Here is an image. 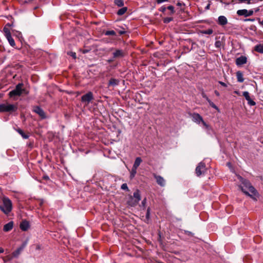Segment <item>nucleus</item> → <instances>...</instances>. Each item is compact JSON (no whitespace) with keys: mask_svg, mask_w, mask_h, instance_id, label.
I'll use <instances>...</instances> for the list:
<instances>
[{"mask_svg":"<svg viewBox=\"0 0 263 263\" xmlns=\"http://www.w3.org/2000/svg\"><path fill=\"white\" fill-rule=\"evenodd\" d=\"M238 179L242 184V185L239 186L242 192L245 195L250 197L254 201H257L259 196V194L255 187L251 184L250 181L243 178L239 175L238 176Z\"/></svg>","mask_w":263,"mask_h":263,"instance_id":"nucleus-1","label":"nucleus"},{"mask_svg":"<svg viewBox=\"0 0 263 263\" xmlns=\"http://www.w3.org/2000/svg\"><path fill=\"white\" fill-rule=\"evenodd\" d=\"M12 204L11 201L8 197H4L3 204L0 205V209L5 214H9L12 210Z\"/></svg>","mask_w":263,"mask_h":263,"instance_id":"nucleus-2","label":"nucleus"},{"mask_svg":"<svg viewBox=\"0 0 263 263\" xmlns=\"http://www.w3.org/2000/svg\"><path fill=\"white\" fill-rule=\"evenodd\" d=\"M141 200V195L140 191L137 190L133 194V197L131 196L129 200L128 201V205L132 206H136Z\"/></svg>","mask_w":263,"mask_h":263,"instance_id":"nucleus-3","label":"nucleus"},{"mask_svg":"<svg viewBox=\"0 0 263 263\" xmlns=\"http://www.w3.org/2000/svg\"><path fill=\"white\" fill-rule=\"evenodd\" d=\"M17 109L16 106L8 103L0 104V112H13Z\"/></svg>","mask_w":263,"mask_h":263,"instance_id":"nucleus-4","label":"nucleus"},{"mask_svg":"<svg viewBox=\"0 0 263 263\" xmlns=\"http://www.w3.org/2000/svg\"><path fill=\"white\" fill-rule=\"evenodd\" d=\"M24 86V84L22 83H20L17 84L15 88L9 92V95L11 98L15 97V96H20L22 94V87Z\"/></svg>","mask_w":263,"mask_h":263,"instance_id":"nucleus-5","label":"nucleus"},{"mask_svg":"<svg viewBox=\"0 0 263 263\" xmlns=\"http://www.w3.org/2000/svg\"><path fill=\"white\" fill-rule=\"evenodd\" d=\"M207 171L205 163L203 162H200L195 170V173L198 177L204 175Z\"/></svg>","mask_w":263,"mask_h":263,"instance_id":"nucleus-6","label":"nucleus"},{"mask_svg":"<svg viewBox=\"0 0 263 263\" xmlns=\"http://www.w3.org/2000/svg\"><path fill=\"white\" fill-rule=\"evenodd\" d=\"M93 99V93L91 91H88L81 97V101L82 103H85V105H88Z\"/></svg>","mask_w":263,"mask_h":263,"instance_id":"nucleus-7","label":"nucleus"},{"mask_svg":"<svg viewBox=\"0 0 263 263\" xmlns=\"http://www.w3.org/2000/svg\"><path fill=\"white\" fill-rule=\"evenodd\" d=\"M114 51L112 52L113 59L121 58L125 56V53L122 49H115L114 48H110L108 51Z\"/></svg>","mask_w":263,"mask_h":263,"instance_id":"nucleus-8","label":"nucleus"},{"mask_svg":"<svg viewBox=\"0 0 263 263\" xmlns=\"http://www.w3.org/2000/svg\"><path fill=\"white\" fill-rule=\"evenodd\" d=\"M33 111L39 115L42 119L46 118V114L43 109L39 106H35L33 107Z\"/></svg>","mask_w":263,"mask_h":263,"instance_id":"nucleus-9","label":"nucleus"},{"mask_svg":"<svg viewBox=\"0 0 263 263\" xmlns=\"http://www.w3.org/2000/svg\"><path fill=\"white\" fill-rule=\"evenodd\" d=\"M153 176L156 180L157 183L160 186L163 187L165 184V181L164 179L160 175H157L156 174H153Z\"/></svg>","mask_w":263,"mask_h":263,"instance_id":"nucleus-10","label":"nucleus"},{"mask_svg":"<svg viewBox=\"0 0 263 263\" xmlns=\"http://www.w3.org/2000/svg\"><path fill=\"white\" fill-rule=\"evenodd\" d=\"M201 96L203 98L205 99L209 103V105L213 108L215 109L218 112L220 111L219 108L204 93L203 91L201 92Z\"/></svg>","mask_w":263,"mask_h":263,"instance_id":"nucleus-11","label":"nucleus"},{"mask_svg":"<svg viewBox=\"0 0 263 263\" xmlns=\"http://www.w3.org/2000/svg\"><path fill=\"white\" fill-rule=\"evenodd\" d=\"M26 243L24 242L22 244V245L18 248L15 251H14L12 253V256L14 258L17 257L19 255L21 254V252L24 250L25 247H26Z\"/></svg>","mask_w":263,"mask_h":263,"instance_id":"nucleus-12","label":"nucleus"},{"mask_svg":"<svg viewBox=\"0 0 263 263\" xmlns=\"http://www.w3.org/2000/svg\"><path fill=\"white\" fill-rule=\"evenodd\" d=\"M236 64L237 66H240L245 64L247 62V58L246 57L241 55L236 59Z\"/></svg>","mask_w":263,"mask_h":263,"instance_id":"nucleus-13","label":"nucleus"},{"mask_svg":"<svg viewBox=\"0 0 263 263\" xmlns=\"http://www.w3.org/2000/svg\"><path fill=\"white\" fill-rule=\"evenodd\" d=\"M243 96L248 101V104L250 106H254L256 105V103L250 97L249 93L248 91L243 92Z\"/></svg>","mask_w":263,"mask_h":263,"instance_id":"nucleus-14","label":"nucleus"},{"mask_svg":"<svg viewBox=\"0 0 263 263\" xmlns=\"http://www.w3.org/2000/svg\"><path fill=\"white\" fill-rule=\"evenodd\" d=\"M217 23L220 26H224L228 24V20L226 16L220 15L218 18Z\"/></svg>","mask_w":263,"mask_h":263,"instance_id":"nucleus-15","label":"nucleus"},{"mask_svg":"<svg viewBox=\"0 0 263 263\" xmlns=\"http://www.w3.org/2000/svg\"><path fill=\"white\" fill-rule=\"evenodd\" d=\"M192 117L193 118V121L198 124H199L203 119L201 116L198 113H193L192 115Z\"/></svg>","mask_w":263,"mask_h":263,"instance_id":"nucleus-16","label":"nucleus"},{"mask_svg":"<svg viewBox=\"0 0 263 263\" xmlns=\"http://www.w3.org/2000/svg\"><path fill=\"white\" fill-rule=\"evenodd\" d=\"M20 229L23 231H27L29 228V222L27 220L23 221L20 226Z\"/></svg>","mask_w":263,"mask_h":263,"instance_id":"nucleus-17","label":"nucleus"},{"mask_svg":"<svg viewBox=\"0 0 263 263\" xmlns=\"http://www.w3.org/2000/svg\"><path fill=\"white\" fill-rule=\"evenodd\" d=\"M119 80L115 78H111L108 82V87L117 86L119 85Z\"/></svg>","mask_w":263,"mask_h":263,"instance_id":"nucleus-18","label":"nucleus"},{"mask_svg":"<svg viewBox=\"0 0 263 263\" xmlns=\"http://www.w3.org/2000/svg\"><path fill=\"white\" fill-rule=\"evenodd\" d=\"M13 227V222L12 221H10L4 225L3 230L5 232H8L12 229Z\"/></svg>","mask_w":263,"mask_h":263,"instance_id":"nucleus-19","label":"nucleus"},{"mask_svg":"<svg viewBox=\"0 0 263 263\" xmlns=\"http://www.w3.org/2000/svg\"><path fill=\"white\" fill-rule=\"evenodd\" d=\"M236 78L237 81L240 83H242L244 81V79L243 77V73L240 71H238L236 73Z\"/></svg>","mask_w":263,"mask_h":263,"instance_id":"nucleus-20","label":"nucleus"},{"mask_svg":"<svg viewBox=\"0 0 263 263\" xmlns=\"http://www.w3.org/2000/svg\"><path fill=\"white\" fill-rule=\"evenodd\" d=\"M254 50L258 53H263V44H259L255 46Z\"/></svg>","mask_w":263,"mask_h":263,"instance_id":"nucleus-21","label":"nucleus"},{"mask_svg":"<svg viewBox=\"0 0 263 263\" xmlns=\"http://www.w3.org/2000/svg\"><path fill=\"white\" fill-rule=\"evenodd\" d=\"M15 130L19 134H20L22 136V137L24 139H27L29 137V135L28 134L25 133L24 131L21 128H17Z\"/></svg>","mask_w":263,"mask_h":263,"instance_id":"nucleus-22","label":"nucleus"},{"mask_svg":"<svg viewBox=\"0 0 263 263\" xmlns=\"http://www.w3.org/2000/svg\"><path fill=\"white\" fill-rule=\"evenodd\" d=\"M237 14L239 16H244L245 17H248V10L247 9L238 10L237 11Z\"/></svg>","mask_w":263,"mask_h":263,"instance_id":"nucleus-23","label":"nucleus"},{"mask_svg":"<svg viewBox=\"0 0 263 263\" xmlns=\"http://www.w3.org/2000/svg\"><path fill=\"white\" fill-rule=\"evenodd\" d=\"M142 162V159L140 157H137L135 159L134 164L133 165L134 167L138 168Z\"/></svg>","mask_w":263,"mask_h":263,"instance_id":"nucleus-24","label":"nucleus"},{"mask_svg":"<svg viewBox=\"0 0 263 263\" xmlns=\"http://www.w3.org/2000/svg\"><path fill=\"white\" fill-rule=\"evenodd\" d=\"M3 32L5 34V36L6 37H9L11 36V34L10 32V31L8 28H7L6 26H5L3 28Z\"/></svg>","mask_w":263,"mask_h":263,"instance_id":"nucleus-25","label":"nucleus"},{"mask_svg":"<svg viewBox=\"0 0 263 263\" xmlns=\"http://www.w3.org/2000/svg\"><path fill=\"white\" fill-rule=\"evenodd\" d=\"M150 212H151V209L149 207H148L146 210V213L145 216V222L147 223H148L150 220Z\"/></svg>","mask_w":263,"mask_h":263,"instance_id":"nucleus-26","label":"nucleus"},{"mask_svg":"<svg viewBox=\"0 0 263 263\" xmlns=\"http://www.w3.org/2000/svg\"><path fill=\"white\" fill-rule=\"evenodd\" d=\"M127 10V8L126 7H122L117 12V14L118 15H122L124 14Z\"/></svg>","mask_w":263,"mask_h":263,"instance_id":"nucleus-27","label":"nucleus"},{"mask_svg":"<svg viewBox=\"0 0 263 263\" xmlns=\"http://www.w3.org/2000/svg\"><path fill=\"white\" fill-rule=\"evenodd\" d=\"M114 3L118 7H122L124 5V2L123 0H114Z\"/></svg>","mask_w":263,"mask_h":263,"instance_id":"nucleus-28","label":"nucleus"},{"mask_svg":"<svg viewBox=\"0 0 263 263\" xmlns=\"http://www.w3.org/2000/svg\"><path fill=\"white\" fill-rule=\"evenodd\" d=\"M137 168H135L134 167H132L130 175V178L131 179L133 178L135 176L137 173Z\"/></svg>","mask_w":263,"mask_h":263,"instance_id":"nucleus-29","label":"nucleus"},{"mask_svg":"<svg viewBox=\"0 0 263 263\" xmlns=\"http://www.w3.org/2000/svg\"><path fill=\"white\" fill-rule=\"evenodd\" d=\"M167 9L170 11L169 15H172L175 13V11L174 6L170 5L167 7Z\"/></svg>","mask_w":263,"mask_h":263,"instance_id":"nucleus-30","label":"nucleus"},{"mask_svg":"<svg viewBox=\"0 0 263 263\" xmlns=\"http://www.w3.org/2000/svg\"><path fill=\"white\" fill-rule=\"evenodd\" d=\"M6 38L8 40L10 45L11 46L14 47L15 45L14 40H13V39L12 37L11 36H10V38L9 37H6Z\"/></svg>","mask_w":263,"mask_h":263,"instance_id":"nucleus-31","label":"nucleus"},{"mask_svg":"<svg viewBox=\"0 0 263 263\" xmlns=\"http://www.w3.org/2000/svg\"><path fill=\"white\" fill-rule=\"evenodd\" d=\"M104 34L105 35H112V36H115L116 35V32L114 30H108V31H106L105 33H104Z\"/></svg>","mask_w":263,"mask_h":263,"instance_id":"nucleus-32","label":"nucleus"},{"mask_svg":"<svg viewBox=\"0 0 263 263\" xmlns=\"http://www.w3.org/2000/svg\"><path fill=\"white\" fill-rule=\"evenodd\" d=\"M201 33L204 34H211L213 33V30L212 29H208L205 30H203Z\"/></svg>","mask_w":263,"mask_h":263,"instance_id":"nucleus-33","label":"nucleus"},{"mask_svg":"<svg viewBox=\"0 0 263 263\" xmlns=\"http://www.w3.org/2000/svg\"><path fill=\"white\" fill-rule=\"evenodd\" d=\"M173 20V17H165L163 18V22L165 24H167V23L171 22V21H172Z\"/></svg>","mask_w":263,"mask_h":263,"instance_id":"nucleus-34","label":"nucleus"},{"mask_svg":"<svg viewBox=\"0 0 263 263\" xmlns=\"http://www.w3.org/2000/svg\"><path fill=\"white\" fill-rule=\"evenodd\" d=\"M222 45V42L221 41H216L215 43V46L216 48H220Z\"/></svg>","mask_w":263,"mask_h":263,"instance_id":"nucleus-35","label":"nucleus"},{"mask_svg":"<svg viewBox=\"0 0 263 263\" xmlns=\"http://www.w3.org/2000/svg\"><path fill=\"white\" fill-rule=\"evenodd\" d=\"M13 258H14V257H13L12 254V255H9L5 256V257H4L3 259H4V261L5 262L6 261L11 260Z\"/></svg>","mask_w":263,"mask_h":263,"instance_id":"nucleus-36","label":"nucleus"},{"mask_svg":"<svg viewBox=\"0 0 263 263\" xmlns=\"http://www.w3.org/2000/svg\"><path fill=\"white\" fill-rule=\"evenodd\" d=\"M192 48L191 49H190L187 46H183V52H184V53H187V52H189V51H190L191 50Z\"/></svg>","mask_w":263,"mask_h":263,"instance_id":"nucleus-37","label":"nucleus"},{"mask_svg":"<svg viewBox=\"0 0 263 263\" xmlns=\"http://www.w3.org/2000/svg\"><path fill=\"white\" fill-rule=\"evenodd\" d=\"M121 188L124 190H128V186L126 183H123L122 184Z\"/></svg>","mask_w":263,"mask_h":263,"instance_id":"nucleus-38","label":"nucleus"},{"mask_svg":"<svg viewBox=\"0 0 263 263\" xmlns=\"http://www.w3.org/2000/svg\"><path fill=\"white\" fill-rule=\"evenodd\" d=\"M249 29L250 30H252L254 31H256L257 30V27L254 25H251L249 27Z\"/></svg>","mask_w":263,"mask_h":263,"instance_id":"nucleus-39","label":"nucleus"},{"mask_svg":"<svg viewBox=\"0 0 263 263\" xmlns=\"http://www.w3.org/2000/svg\"><path fill=\"white\" fill-rule=\"evenodd\" d=\"M167 9V8H166L165 6H162L161 7H160V8L159 9V10L163 13H164L166 9Z\"/></svg>","mask_w":263,"mask_h":263,"instance_id":"nucleus-40","label":"nucleus"},{"mask_svg":"<svg viewBox=\"0 0 263 263\" xmlns=\"http://www.w3.org/2000/svg\"><path fill=\"white\" fill-rule=\"evenodd\" d=\"M24 93L25 95H28L29 94V91L26 89L25 88H24L22 87V94Z\"/></svg>","mask_w":263,"mask_h":263,"instance_id":"nucleus-41","label":"nucleus"},{"mask_svg":"<svg viewBox=\"0 0 263 263\" xmlns=\"http://www.w3.org/2000/svg\"><path fill=\"white\" fill-rule=\"evenodd\" d=\"M254 13V11L252 9L248 10V16H250L252 15Z\"/></svg>","mask_w":263,"mask_h":263,"instance_id":"nucleus-42","label":"nucleus"},{"mask_svg":"<svg viewBox=\"0 0 263 263\" xmlns=\"http://www.w3.org/2000/svg\"><path fill=\"white\" fill-rule=\"evenodd\" d=\"M218 83L220 84L221 86H222L223 87H227V85L226 83L222 82V81H218Z\"/></svg>","mask_w":263,"mask_h":263,"instance_id":"nucleus-43","label":"nucleus"},{"mask_svg":"<svg viewBox=\"0 0 263 263\" xmlns=\"http://www.w3.org/2000/svg\"><path fill=\"white\" fill-rule=\"evenodd\" d=\"M176 5L177 6L181 7V6H184L185 4L183 3H181L180 2H178L176 4Z\"/></svg>","mask_w":263,"mask_h":263,"instance_id":"nucleus-44","label":"nucleus"},{"mask_svg":"<svg viewBox=\"0 0 263 263\" xmlns=\"http://www.w3.org/2000/svg\"><path fill=\"white\" fill-rule=\"evenodd\" d=\"M42 178H43V179L45 180H50L49 176H47V175H44L43 176Z\"/></svg>","mask_w":263,"mask_h":263,"instance_id":"nucleus-45","label":"nucleus"},{"mask_svg":"<svg viewBox=\"0 0 263 263\" xmlns=\"http://www.w3.org/2000/svg\"><path fill=\"white\" fill-rule=\"evenodd\" d=\"M185 234H187L189 236H193V234L191 232H190L188 231H185Z\"/></svg>","mask_w":263,"mask_h":263,"instance_id":"nucleus-46","label":"nucleus"},{"mask_svg":"<svg viewBox=\"0 0 263 263\" xmlns=\"http://www.w3.org/2000/svg\"><path fill=\"white\" fill-rule=\"evenodd\" d=\"M168 0H156V2L157 4H161L163 2H167Z\"/></svg>","mask_w":263,"mask_h":263,"instance_id":"nucleus-47","label":"nucleus"},{"mask_svg":"<svg viewBox=\"0 0 263 263\" xmlns=\"http://www.w3.org/2000/svg\"><path fill=\"white\" fill-rule=\"evenodd\" d=\"M69 54L72 56L74 59L76 58V53L75 52H71Z\"/></svg>","mask_w":263,"mask_h":263,"instance_id":"nucleus-48","label":"nucleus"},{"mask_svg":"<svg viewBox=\"0 0 263 263\" xmlns=\"http://www.w3.org/2000/svg\"><path fill=\"white\" fill-rule=\"evenodd\" d=\"M257 20H258L259 24L261 26H263V20L261 21L259 17L257 18Z\"/></svg>","mask_w":263,"mask_h":263,"instance_id":"nucleus-49","label":"nucleus"},{"mask_svg":"<svg viewBox=\"0 0 263 263\" xmlns=\"http://www.w3.org/2000/svg\"><path fill=\"white\" fill-rule=\"evenodd\" d=\"M115 59H113V57H112L111 58H110L107 60V62L109 63H111L114 61Z\"/></svg>","mask_w":263,"mask_h":263,"instance_id":"nucleus-50","label":"nucleus"},{"mask_svg":"<svg viewBox=\"0 0 263 263\" xmlns=\"http://www.w3.org/2000/svg\"><path fill=\"white\" fill-rule=\"evenodd\" d=\"M245 21H251L253 22L255 21V18H246L244 20Z\"/></svg>","mask_w":263,"mask_h":263,"instance_id":"nucleus-51","label":"nucleus"},{"mask_svg":"<svg viewBox=\"0 0 263 263\" xmlns=\"http://www.w3.org/2000/svg\"><path fill=\"white\" fill-rule=\"evenodd\" d=\"M201 122L202 123V124L204 126H205L206 127H207L208 126V125H207V124L204 121V120L202 119V121H201Z\"/></svg>","mask_w":263,"mask_h":263,"instance_id":"nucleus-52","label":"nucleus"},{"mask_svg":"<svg viewBox=\"0 0 263 263\" xmlns=\"http://www.w3.org/2000/svg\"><path fill=\"white\" fill-rule=\"evenodd\" d=\"M90 50H87V49H84L82 51V53L85 54V53H86L87 52H88Z\"/></svg>","mask_w":263,"mask_h":263,"instance_id":"nucleus-53","label":"nucleus"},{"mask_svg":"<svg viewBox=\"0 0 263 263\" xmlns=\"http://www.w3.org/2000/svg\"><path fill=\"white\" fill-rule=\"evenodd\" d=\"M214 93L217 97H219L220 96V93L217 90H215Z\"/></svg>","mask_w":263,"mask_h":263,"instance_id":"nucleus-54","label":"nucleus"},{"mask_svg":"<svg viewBox=\"0 0 263 263\" xmlns=\"http://www.w3.org/2000/svg\"><path fill=\"white\" fill-rule=\"evenodd\" d=\"M146 198H145L143 200V201H142V205H145V204L146 203Z\"/></svg>","mask_w":263,"mask_h":263,"instance_id":"nucleus-55","label":"nucleus"},{"mask_svg":"<svg viewBox=\"0 0 263 263\" xmlns=\"http://www.w3.org/2000/svg\"><path fill=\"white\" fill-rule=\"evenodd\" d=\"M4 252V249L3 248L0 247V253Z\"/></svg>","mask_w":263,"mask_h":263,"instance_id":"nucleus-56","label":"nucleus"},{"mask_svg":"<svg viewBox=\"0 0 263 263\" xmlns=\"http://www.w3.org/2000/svg\"><path fill=\"white\" fill-rule=\"evenodd\" d=\"M125 32H126L125 31H120L119 33L121 35V34H125Z\"/></svg>","mask_w":263,"mask_h":263,"instance_id":"nucleus-57","label":"nucleus"},{"mask_svg":"<svg viewBox=\"0 0 263 263\" xmlns=\"http://www.w3.org/2000/svg\"><path fill=\"white\" fill-rule=\"evenodd\" d=\"M210 4H209L205 7V9L206 10H208L210 9Z\"/></svg>","mask_w":263,"mask_h":263,"instance_id":"nucleus-58","label":"nucleus"},{"mask_svg":"<svg viewBox=\"0 0 263 263\" xmlns=\"http://www.w3.org/2000/svg\"><path fill=\"white\" fill-rule=\"evenodd\" d=\"M180 11H182V12H183L184 11V8H181L180 9Z\"/></svg>","mask_w":263,"mask_h":263,"instance_id":"nucleus-59","label":"nucleus"},{"mask_svg":"<svg viewBox=\"0 0 263 263\" xmlns=\"http://www.w3.org/2000/svg\"><path fill=\"white\" fill-rule=\"evenodd\" d=\"M234 93L237 94V95H239V92L238 91H235Z\"/></svg>","mask_w":263,"mask_h":263,"instance_id":"nucleus-60","label":"nucleus"},{"mask_svg":"<svg viewBox=\"0 0 263 263\" xmlns=\"http://www.w3.org/2000/svg\"><path fill=\"white\" fill-rule=\"evenodd\" d=\"M7 26H11V25H10L9 23H8V24H7Z\"/></svg>","mask_w":263,"mask_h":263,"instance_id":"nucleus-61","label":"nucleus"},{"mask_svg":"<svg viewBox=\"0 0 263 263\" xmlns=\"http://www.w3.org/2000/svg\"><path fill=\"white\" fill-rule=\"evenodd\" d=\"M228 165H230V162H228Z\"/></svg>","mask_w":263,"mask_h":263,"instance_id":"nucleus-62","label":"nucleus"},{"mask_svg":"<svg viewBox=\"0 0 263 263\" xmlns=\"http://www.w3.org/2000/svg\"><path fill=\"white\" fill-rule=\"evenodd\" d=\"M228 165H230V162H228Z\"/></svg>","mask_w":263,"mask_h":263,"instance_id":"nucleus-63","label":"nucleus"}]
</instances>
